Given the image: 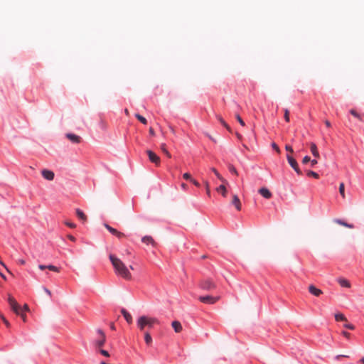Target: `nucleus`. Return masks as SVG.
<instances>
[{"mask_svg":"<svg viewBox=\"0 0 364 364\" xmlns=\"http://www.w3.org/2000/svg\"><path fill=\"white\" fill-rule=\"evenodd\" d=\"M310 149H311V152L312 154V155L316 159V158H319L320 155H319V152L318 151V149H317V146L315 143L314 142H311L310 144Z\"/></svg>","mask_w":364,"mask_h":364,"instance_id":"nucleus-13","label":"nucleus"},{"mask_svg":"<svg viewBox=\"0 0 364 364\" xmlns=\"http://www.w3.org/2000/svg\"><path fill=\"white\" fill-rule=\"evenodd\" d=\"M121 313L128 323H132V316L126 309H122Z\"/></svg>","mask_w":364,"mask_h":364,"instance_id":"nucleus-14","label":"nucleus"},{"mask_svg":"<svg viewBox=\"0 0 364 364\" xmlns=\"http://www.w3.org/2000/svg\"><path fill=\"white\" fill-rule=\"evenodd\" d=\"M149 132H150L151 134H153V132H154L153 129L151 128L150 129Z\"/></svg>","mask_w":364,"mask_h":364,"instance_id":"nucleus-61","label":"nucleus"},{"mask_svg":"<svg viewBox=\"0 0 364 364\" xmlns=\"http://www.w3.org/2000/svg\"><path fill=\"white\" fill-rule=\"evenodd\" d=\"M210 170H211L212 172L214 173V174L217 176V178H218L220 180L223 179V178L220 176V175L218 173V171L215 168H211Z\"/></svg>","mask_w":364,"mask_h":364,"instance_id":"nucleus-31","label":"nucleus"},{"mask_svg":"<svg viewBox=\"0 0 364 364\" xmlns=\"http://www.w3.org/2000/svg\"><path fill=\"white\" fill-rule=\"evenodd\" d=\"M199 301L204 304H213L220 299V296H200L198 298Z\"/></svg>","mask_w":364,"mask_h":364,"instance_id":"nucleus-5","label":"nucleus"},{"mask_svg":"<svg viewBox=\"0 0 364 364\" xmlns=\"http://www.w3.org/2000/svg\"><path fill=\"white\" fill-rule=\"evenodd\" d=\"M141 242L147 245H154V241L153 238L149 235H146V236L143 237L141 238Z\"/></svg>","mask_w":364,"mask_h":364,"instance_id":"nucleus-16","label":"nucleus"},{"mask_svg":"<svg viewBox=\"0 0 364 364\" xmlns=\"http://www.w3.org/2000/svg\"><path fill=\"white\" fill-rule=\"evenodd\" d=\"M285 149H286L287 151L290 152V153H293V152H294V150H293V149H292L291 146H290V145L287 144V145L285 146Z\"/></svg>","mask_w":364,"mask_h":364,"instance_id":"nucleus-38","label":"nucleus"},{"mask_svg":"<svg viewBox=\"0 0 364 364\" xmlns=\"http://www.w3.org/2000/svg\"><path fill=\"white\" fill-rule=\"evenodd\" d=\"M191 181L193 184H194L196 186H197V187H200V183H199L196 180H195V179H193V178L191 179V181Z\"/></svg>","mask_w":364,"mask_h":364,"instance_id":"nucleus-40","label":"nucleus"},{"mask_svg":"<svg viewBox=\"0 0 364 364\" xmlns=\"http://www.w3.org/2000/svg\"><path fill=\"white\" fill-rule=\"evenodd\" d=\"M272 148H273L275 151H277V152H279V151H280L279 146H277L274 142H273V143L272 144Z\"/></svg>","mask_w":364,"mask_h":364,"instance_id":"nucleus-39","label":"nucleus"},{"mask_svg":"<svg viewBox=\"0 0 364 364\" xmlns=\"http://www.w3.org/2000/svg\"><path fill=\"white\" fill-rule=\"evenodd\" d=\"M0 276L4 278V279H6V277L4 274H3L2 273H0Z\"/></svg>","mask_w":364,"mask_h":364,"instance_id":"nucleus-59","label":"nucleus"},{"mask_svg":"<svg viewBox=\"0 0 364 364\" xmlns=\"http://www.w3.org/2000/svg\"><path fill=\"white\" fill-rule=\"evenodd\" d=\"M200 287L204 290H211L215 288V284L210 279L202 281Z\"/></svg>","mask_w":364,"mask_h":364,"instance_id":"nucleus-6","label":"nucleus"},{"mask_svg":"<svg viewBox=\"0 0 364 364\" xmlns=\"http://www.w3.org/2000/svg\"><path fill=\"white\" fill-rule=\"evenodd\" d=\"M360 362L363 364H364V357H363L360 360Z\"/></svg>","mask_w":364,"mask_h":364,"instance_id":"nucleus-58","label":"nucleus"},{"mask_svg":"<svg viewBox=\"0 0 364 364\" xmlns=\"http://www.w3.org/2000/svg\"><path fill=\"white\" fill-rule=\"evenodd\" d=\"M0 264H1L2 266H4V267H5V269H7V267H6V265L4 264V263L1 260H0Z\"/></svg>","mask_w":364,"mask_h":364,"instance_id":"nucleus-56","label":"nucleus"},{"mask_svg":"<svg viewBox=\"0 0 364 364\" xmlns=\"http://www.w3.org/2000/svg\"><path fill=\"white\" fill-rule=\"evenodd\" d=\"M19 263H20L21 264H24L26 263V262H25V260H23V259H20V260H19Z\"/></svg>","mask_w":364,"mask_h":364,"instance_id":"nucleus-54","label":"nucleus"},{"mask_svg":"<svg viewBox=\"0 0 364 364\" xmlns=\"http://www.w3.org/2000/svg\"><path fill=\"white\" fill-rule=\"evenodd\" d=\"M335 319L337 321H346V318L343 314H336L335 315Z\"/></svg>","mask_w":364,"mask_h":364,"instance_id":"nucleus-24","label":"nucleus"},{"mask_svg":"<svg viewBox=\"0 0 364 364\" xmlns=\"http://www.w3.org/2000/svg\"><path fill=\"white\" fill-rule=\"evenodd\" d=\"M337 281L342 287L349 288L350 287L349 282L346 279L338 278Z\"/></svg>","mask_w":364,"mask_h":364,"instance_id":"nucleus-18","label":"nucleus"},{"mask_svg":"<svg viewBox=\"0 0 364 364\" xmlns=\"http://www.w3.org/2000/svg\"><path fill=\"white\" fill-rule=\"evenodd\" d=\"M230 172L237 173V171L234 167L230 168Z\"/></svg>","mask_w":364,"mask_h":364,"instance_id":"nucleus-51","label":"nucleus"},{"mask_svg":"<svg viewBox=\"0 0 364 364\" xmlns=\"http://www.w3.org/2000/svg\"><path fill=\"white\" fill-rule=\"evenodd\" d=\"M156 323H159V321L157 318L146 316H141L139 317V318L136 321L137 327L141 331H143L146 326L152 328L154 325Z\"/></svg>","mask_w":364,"mask_h":364,"instance_id":"nucleus-2","label":"nucleus"},{"mask_svg":"<svg viewBox=\"0 0 364 364\" xmlns=\"http://www.w3.org/2000/svg\"><path fill=\"white\" fill-rule=\"evenodd\" d=\"M7 301L12 311L17 315H19L23 321H26V315L23 312V309L11 294L8 295Z\"/></svg>","mask_w":364,"mask_h":364,"instance_id":"nucleus-3","label":"nucleus"},{"mask_svg":"<svg viewBox=\"0 0 364 364\" xmlns=\"http://www.w3.org/2000/svg\"><path fill=\"white\" fill-rule=\"evenodd\" d=\"M128 268H129V269H132V270L134 269V267H133V266H132V265H129V267Z\"/></svg>","mask_w":364,"mask_h":364,"instance_id":"nucleus-60","label":"nucleus"},{"mask_svg":"<svg viewBox=\"0 0 364 364\" xmlns=\"http://www.w3.org/2000/svg\"><path fill=\"white\" fill-rule=\"evenodd\" d=\"M350 113L353 116L355 117V118H357L358 119H359L360 121L362 120V118H361V116L360 114H358L355 110L354 109H350Z\"/></svg>","mask_w":364,"mask_h":364,"instance_id":"nucleus-27","label":"nucleus"},{"mask_svg":"<svg viewBox=\"0 0 364 364\" xmlns=\"http://www.w3.org/2000/svg\"><path fill=\"white\" fill-rule=\"evenodd\" d=\"M144 341L148 346L150 345L152 342V338L148 332L145 333L144 334Z\"/></svg>","mask_w":364,"mask_h":364,"instance_id":"nucleus-23","label":"nucleus"},{"mask_svg":"<svg viewBox=\"0 0 364 364\" xmlns=\"http://www.w3.org/2000/svg\"><path fill=\"white\" fill-rule=\"evenodd\" d=\"M341 357H348V356L347 355H338L336 356V358L338 359V358H341Z\"/></svg>","mask_w":364,"mask_h":364,"instance_id":"nucleus-52","label":"nucleus"},{"mask_svg":"<svg viewBox=\"0 0 364 364\" xmlns=\"http://www.w3.org/2000/svg\"><path fill=\"white\" fill-rule=\"evenodd\" d=\"M236 118H237V120L238 121V122L242 125V126H245V122L242 120V119L240 117V116L239 114H237L236 115Z\"/></svg>","mask_w":364,"mask_h":364,"instance_id":"nucleus-33","label":"nucleus"},{"mask_svg":"<svg viewBox=\"0 0 364 364\" xmlns=\"http://www.w3.org/2000/svg\"><path fill=\"white\" fill-rule=\"evenodd\" d=\"M47 269H48L50 271L55 272H59V268L57 267L56 266L53 265V264L47 265Z\"/></svg>","mask_w":364,"mask_h":364,"instance_id":"nucleus-29","label":"nucleus"},{"mask_svg":"<svg viewBox=\"0 0 364 364\" xmlns=\"http://www.w3.org/2000/svg\"><path fill=\"white\" fill-rule=\"evenodd\" d=\"M339 193L342 196L343 198H345L344 183H341L339 186Z\"/></svg>","mask_w":364,"mask_h":364,"instance_id":"nucleus-30","label":"nucleus"},{"mask_svg":"<svg viewBox=\"0 0 364 364\" xmlns=\"http://www.w3.org/2000/svg\"><path fill=\"white\" fill-rule=\"evenodd\" d=\"M109 257L116 274L126 280H130L132 279V274L124 263L113 255H109Z\"/></svg>","mask_w":364,"mask_h":364,"instance_id":"nucleus-1","label":"nucleus"},{"mask_svg":"<svg viewBox=\"0 0 364 364\" xmlns=\"http://www.w3.org/2000/svg\"><path fill=\"white\" fill-rule=\"evenodd\" d=\"M172 327L173 328L175 332L179 333L182 330V326L181 323L178 321H174L171 323Z\"/></svg>","mask_w":364,"mask_h":364,"instance_id":"nucleus-17","label":"nucleus"},{"mask_svg":"<svg viewBox=\"0 0 364 364\" xmlns=\"http://www.w3.org/2000/svg\"><path fill=\"white\" fill-rule=\"evenodd\" d=\"M232 204L234 205L237 210H241V203L240 199L237 195H234L232 197Z\"/></svg>","mask_w":364,"mask_h":364,"instance_id":"nucleus-15","label":"nucleus"},{"mask_svg":"<svg viewBox=\"0 0 364 364\" xmlns=\"http://www.w3.org/2000/svg\"><path fill=\"white\" fill-rule=\"evenodd\" d=\"M38 268L41 269V270H44L46 269H47V265H44V264H39L38 265Z\"/></svg>","mask_w":364,"mask_h":364,"instance_id":"nucleus-47","label":"nucleus"},{"mask_svg":"<svg viewBox=\"0 0 364 364\" xmlns=\"http://www.w3.org/2000/svg\"><path fill=\"white\" fill-rule=\"evenodd\" d=\"M161 150L168 157V158H171V154L168 152V151L166 149V145L164 144H161Z\"/></svg>","mask_w":364,"mask_h":364,"instance_id":"nucleus-28","label":"nucleus"},{"mask_svg":"<svg viewBox=\"0 0 364 364\" xmlns=\"http://www.w3.org/2000/svg\"><path fill=\"white\" fill-rule=\"evenodd\" d=\"M76 215L79 218V219H80L83 222L86 221L87 216L85 215V214L83 213V211L82 210L77 208L76 209Z\"/></svg>","mask_w":364,"mask_h":364,"instance_id":"nucleus-19","label":"nucleus"},{"mask_svg":"<svg viewBox=\"0 0 364 364\" xmlns=\"http://www.w3.org/2000/svg\"><path fill=\"white\" fill-rule=\"evenodd\" d=\"M325 124H326V127H329L331 126V123L329 121H326Z\"/></svg>","mask_w":364,"mask_h":364,"instance_id":"nucleus-53","label":"nucleus"},{"mask_svg":"<svg viewBox=\"0 0 364 364\" xmlns=\"http://www.w3.org/2000/svg\"><path fill=\"white\" fill-rule=\"evenodd\" d=\"M66 225L71 228H75V225L73 223H66Z\"/></svg>","mask_w":364,"mask_h":364,"instance_id":"nucleus-49","label":"nucleus"},{"mask_svg":"<svg viewBox=\"0 0 364 364\" xmlns=\"http://www.w3.org/2000/svg\"><path fill=\"white\" fill-rule=\"evenodd\" d=\"M66 137L73 143L78 144L80 142V136L75 134L68 133L66 134Z\"/></svg>","mask_w":364,"mask_h":364,"instance_id":"nucleus-11","label":"nucleus"},{"mask_svg":"<svg viewBox=\"0 0 364 364\" xmlns=\"http://www.w3.org/2000/svg\"><path fill=\"white\" fill-rule=\"evenodd\" d=\"M258 192L259 194H261L262 197H264L266 199H269L272 196V194L269 191V190L265 187L259 188Z\"/></svg>","mask_w":364,"mask_h":364,"instance_id":"nucleus-10","label":"nucleus"},{"mask_svg":"<svg viewBox=\"0 0 364 364\" xmlns=\"http://www.w3.org/2000/svg\"><path fill=\"white\" fill-rule=\"evenodd\" d=\"M135 117L136 118H137L142 124H147V120L145 117H144L143 116L139 114H135Z\"/></svg>","mask_w":364,"mask_h":364,"instance_id":"nucleus-25","label":"nucleus"},{"mask_svg":"<svg viewBox=\"0 0 364 364\" xmlns=\"http://www.w3.org/2000/svg\"><path fill=\"white\" fill-rule=\"evenodd\" d=\"M284 119L286 122H289V112L287 109H284Z\"/></svg>","mask_w":364,"mask_h":364,"instance_id":"nucleus-32","label":"nucleus"},{"mask_svg":"<svg viewBox=\"0 0 364 364\" xmlns=\"http://www.w3.org/2000/svg\"><path fill=\"white\" fill-rule=\"evenodd\" d=\"M43 177L48 181H52L54 178V173L48 169H43L41 172Z\"/></svg>","mask_w":364,"mask_h":364,"instance_id":"nucleus-9","label":"nucleus"},{"mask_svg":"<svg viewBox=\"0 0 364 364\" xmlns=\"http://www.w3.org/2000/svg\"><path fill=\"white\" fill-rule=\"evenodd\" d=\"M310 162H311V166L312 167L314 166L318 163V161H317V160L316 159L310 160Z\"/></svg>","mask_w":364,"mask_h":364,"instance_id":"nucleus-43","label":"nucleus"},{"mask_svg":"<svg viewBox=\"0 0 364 364\" xmlns=\"http://www.w3.org/2000/svg\"><path fill=\"white\" fill-rule=\"evenodd\" d=\"M43 290L45 291V292L49 296H51V292L50 291L47 289L46 287H43Z\"/></svg>","mask_w":364,"mask_h":364,"instance_id":"nucleus-44","label":"nucleus"},{"mask_svg":"<svg viewBox=\"0 0 364 364\" xmlns=\"http://www.w3.org/2000/svg\"><path fill=\"white\" fill-rule=\"evenodd\" d=\"M181 187L183 191H186L188 188L187 185L184 183H181Z\"/></svg>","mask_w":364,"mask_h":364,"instance_id":"nucleus-48","label":"nucleus"},{"mask_svg":"<svg viewBox=\"0 0 364 364\" xmlns=\"http://www.w3.org/2000/svg\"><path fill=\"white\" fill-rule=\"evenodd\" d=\"M309 291L316 296H319L322 294V291L314 285H310L309 287Z\"/></svg>","mask_w":364,"mask_h":364,"instance_id":"nucleus-12","label":"nucleus"},{"mask_svg":"<svg viewBox=\"0 0 364 364\" xmlns=\"http://www.w3.org/2000/svg\"><path fill=\"white\" fill-rule=\"evenodd\" d=\"M146 153L148 154L149 161L155 164L156 166H159L161 161L159 156H158L154 151L151 150H147Z\"/></svg>","mask_w":364,"mask_h":364,"instance_id":"nucleus-7","label":"nucleus"},{"mask_svg":"<svg viewBox=\"0 0 364 364\" xmlns=\"http://www.w3.org/2000/svg\"><path fill=\"white\" fill-rule=\"evenodd\" d=\"M217 191L220 192L223 197H226L227 190L224 185H220L217 188Z\"/></svg>","mask_w":364,"mask_h":364,"instance_id":"nucleus-21","label":"nucleus"},{"mask_svg":"<svg viewBox=\"0 0 364 364\" xmlns=\"http://www.w3.org/2000/svg\"><path fill=\"white\" fill-rule=\"evenodd\" d=\"M97 332L100 334V337L98 340L95 341V346L97 347H102L105 343L106 337L101 329H97Z\"/></svg>","mask_w":364,"mask_h":364,"instance_id":"nucleus-8","label":"nucleus"},{"mask_svg":"<svg viewBox=\"0 0 364 364\" xmlns=\"http://www.w3.org/2000/svg\"><path fill=\"white\" fill-rule=\"evenodd\" d=\"M183 178L185 180H190V181H191V179H192L191 174H190V173H183Z\"/></svg>","mask_w":364,"mask_h":364,"instance_id":"nucleus-35","label":"nucleus"},{"mask_svg":"<svg viewBox=\"0 0 364 364\" xmlns=\"http://www.w3.org/2000/svg\"><path fill=\"white\" fill-rule=\"evenodd\" d=\"M100 353L102 355H104V356H105V357H109V353H108V351H107V350H106L101 349V350H100Z\"/></svg>","mask_w":364,"mask_h":364,"instance_id":"nucleus-34","label":"nucleus"},{"mask_svg":"<svg viewBox=\"0 0 364 364\" xmlns=\"http://www.w3.org/2000/svg\"><path fill=\"white\" fill-rule=\"evenodd\" d=\"M342 334H343L346 338H350V334L348 332H347V331H343L342 332Z\"/></svg>","mask_w":364,"mask_h":364,"instance_id":"nucleus-46","label":"nucleus"},{"mask_svg":"<svg viewBox=\"0 0 364 364\" xmlns=\"http://www.w3.org/2000/svg\"><path fill=\"white\" fill-rule=\"evenodd\" d=\"M69 238L72 241H75V238L73 236H72V235L69 236Z\"/></svg>","mask_w":364,"mask_h":364,"instance_id":"nucleus-55","label":"nucleus"},{"mask_svg":"<svg viewBox=\"0 0 364 364\" xmlns=\"http://www.w3.org/2000/svg\"><path fill=\"white\" fill-rule=\"evenodd\" d=\"M110 328H111V329H112V330H114V329H115V327H114V323H112V324L110 325Z\"/></svg>","mask_w":364,"mask_h":364,"instance_id":"nucleus-57","label":"nucleus"},{"mask_svg":"<svg viewBox=\"0 0 364 364\" xmlns=\"http://www.w3.org/2000/svg\"><path fill=\"white\" fill-rule=\"evenodd\" d=\"M336 223H337L343 226L347 227L348 228H353V227H354V225L353 224L347 223L341 219H336Z\"/></svg>","mask_w":364,"mask_h":364,"instance_id":"nucleus-20","label":"nucleus"},{"mask_svg":"<svg viewBox=\"0 0 364 364\" xmlns=\"http://www.w3.org/2000/svg\"><path fill=\"white\" fill-rule=\"evenodd\" d=\"M219 120H220V123L222 124L223 126H224L225 127L228 129V125L227 124V123L222 118H219Z\"/></svg>","mask_w":364,"mask_h":364,"instance_id":"nucleus-42","label":"nucleus"},{"mask_svg":"<svg viewBox=\"0 0 364 364\" xmlns=\"http://www.w3.org/2000/svg\"><path fill=\"white\" fill-rule=\"evenodd\" d=\"M114 236L117 237L118 238H122V237H124L125 235L123 232L117 231V234Z\"/></svg>","mask_w":364,"mask_h":364,"instance_id":"nucleus-41","label":"nucleus"},{"mask_svg":"<svg viewBox=\"0 0 364 364\" xmlns=\"http://www.w3.org/2000/svg\"><path fill=\"white\" fill-rule=\"evenodd\" d=\"M343 326L345 328L350 329V330H353L355 328V326L351 323H346V324H344Z\"/></svg>","mask_w":364,"mask_h":364,"instance_id":"nucleus-37","label":"nucleus"},{"mask_svg":"<svg viewBox=\"0 0 364 364\" xmlns=\"http://www.w3.org/2000/svg\"><path fill=\"white\" fill-rule=\"evenodd\" d=\"M1 318H2L4 323L6 325V326H9V321L6 319V318L4 316H1Z\"/></svg>","mask_w":364,"mask_h":364,"instance_id":"nucleus-45","label":"nucleus"},{"mask_svg":"<svg viewBox=\"0 0 364 364\" xmlns=\"http://www.w3.org/2000/svg\"><path fill=\"white\" fill-rule=\"evenodd\" d=\"M311 160V158L309 156H305L304 158H303V160H302V163L303 164H307L308 162H309Z\"/></svg>","mask_w":364,"mask_h":364,"instance_id":"nucleus-36","label":"nucleus"},{"mask_svg":"<svg viewBox=\"0 0 364 364\" xmlns=\"http://www.w3.org/2000/svg\"><path fill=\"white\" fill-rule=\"evenodd\" d=\"M23 309V312L24 311H28V306L27 304H24L23 307L21 308Z\"/></svg>","mask_w":364,"mask_h":364,"instance_id":"nucleus-50","label":"nucleus"},{"mask_svg":"<svg viewBox=\"0 0 364 364\" xmlns=\"http://www.w3.org/2000/svg\"><path fill=\"white\" fill-rule=\"evenodd\" d=\"M306 175L308 176H312L314 178H318V177H319V175L316 172H315L314 171H308L306 172Z\"/></svg>","mask_w":364,"mask_h":364,"instance_id":"nucleus-26","label":"nucleus"},{"mask_svg":"<svg viewBox=\"0 0 364 364\" xmlns=\"http://www.w3.org/2000/svg\"><path fill=\"white\" fill-rule=\"evenodd\" d=\"M105 227L113 235H115L117 234V231H118L117 229L111 227L108 224H105Z\"/></svg>","mask_w":364,"mask_h":364,"instance_id":"nucleus-22","label":"nucleus"},{"mask_svg":"<svg viewBox=\"0 0 364 364\" xmlns=\"http://www.w3.org/2000/svg\"><path fill=\"white\" fill-rule=\"evenodd\" d=\"M287 159L289 164L295 171V172L299 176L302 175V171L299 168L297 161L289 154L287 155Z\"/></svg>","mask_w":364,"mask_h":364,"instance_id":"nucleus-4","label":"nucleus"}]
</instances>
